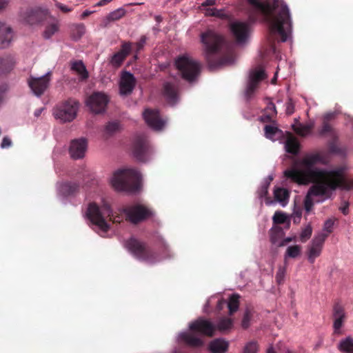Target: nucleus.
<instances>
[{"instance_id":"obj_1","label":"nucleus","mask_w":353,"mask_h":353,"mask_svg":"<svg viewBox=\"0 0 353 353\" xmlns=\"http://www.w3.org/2000/svg\"><path fill=\"white\" fill-rule=\"evenodd\" d=\"M327 163L322 152L308 153L295 161L292 168L283 172L286 178L298 184L313 183L304 199V208L307 212L312 210L315 203L330 199L337 188L347 190L353 188V181L346 178L344 167L321 168L317 166Z\"/></svg>"},{"instance_id":"obj_2","label":"nucleus","mask_w":353,"mask_h":353,"mask_svg":"<svg viewBox=\"0 0 353 353\" xmlns=\"http://www.w3.org/2000/svg\"><path fill=\"white\" fill-rule=\"evenodd\" d=\"M261 13L269 23L273 34H278L283 42L288 41L292 34V22L289 9L282 0H248Z\"/></svg>"},{"instance_id":"obj_3","label":"nucleus","mask_w":353,"mask_h":353,"mask_svg":"<svg viewBox=\"0 0 353 353\" xmlns=\"http://www.w3.org/2000/svg\"><path fill=\"white\" fill-rule=\"evenodd\" d=\"M86 216L91 223L97 227L98 232L101 236H103L110 228L106 220L108 217L114 223H119L121 220V217L116 215V213L112 211L110 205L104 201H101L100 204L90 203Z\"/></svg>"},{"instance_id":"obj_4","label":"nucleus","mask_w":353,"mask_h":353,"mask_svg":"<svg viewBox=\"0 0 353 353\" xmlns=\"http://www.w3.org/2000/svg\"><path fill=\"white\" fill-rule=\"evenodd\" d=\"M141 180V174L137 170L128 168L115 171L110 183L117 191L132 192L139 189Z\"/></svg>"},{"instance_id":"obj_5","label":"nucleus","mask_w":353,"mask_h":353,"mask_svg":"<svg viewBox=\"0 0 353 353\" xmlns=\"http://www.w3.org/2000/svg\"><path fill=\"white\" fill-rule=\"evenodd\" d=\"M232 320L223 317L220 319L216 325H214L210 321L199 318L189 324V328L194 332H199L203 335L212 336L215 331L225 332L232 327Z\"/></svg>"},{"instance_id":"obj_6","label":"nucleus","mask_w":353,"mask_h":353,"mask_svg":"<svg viewBox=\"0 0 353 353\" xmlns=\"http://www.w3.org/2000/svg\"><path fill=\"white\" fill-rule=\"evenodd\" d=\"M175 65L182 78L187 81H194L199 75L200 65L188 54L179 57L175 61Z\"/></svg>"},{"instance_id":"obj_7","label":"nucleus","mask_w":353,"mask_h":353,"mask_svg":"<svg viewBox=\"0 0 353 353\" xmlns=\"http://www.w3.org/2000/svg\"><path fill=\"white\" fill-rule=\"evenodd\" d=\"M201 41L204 46L205 56L209 63L210 56L216 53L225 43L223 37L212 30H208L202 33Z\"/></svg>"},{"instance_id":"obj_8","label":"nucleus","mask_w":353,"mask_h":353,"mask_svg":"<svg viewBox=\"0 0 353 353\" xmlns=\"http://www.w3.org/2000/svg\"><path fill=\"white\" fill-rule=\"evenodd\" d=\"M79 107L76 100L69 99L58 104L53 109V115L61 122H70L76 118Z\"/></svg>"},{"instance_id":"obj_9","label":"nucleus","mask_w":353,"mask_h":353,"mask_svg":"<svg viewBox=\"0 0 353 353\" xmlns=\"http://www.w3.org/2000/svg\"><path fill=\"white\" fill-rule=\"evenodd\" d=\"M125 247L138 259L145 261L148 263H154L158 260H155V254L148 250L145 245L134 239H131L125 243Z\"/></svg>"},{"instance_id":"obj_10","label":"nucleus","mask_w":353,"mask_h":353,"mask_svg":"<svg viewBox=\"0 0 353 353\" xmlns=\"http://www.w3.org/2000/svg\"><path fill=\"white\" fill-rule=\"evenodd\" d=\"M109 102L108 96L101 92H94L86 100V105L94 114H101L105 111Z\"/></svg>"},{"instance_id":"obj_11","label":"nucleus","mask_w":353,"mask_h":353,"mask_svg":"<svg viewBox=\"0 0 353 353\" xmlns=\"http://www.w3.org/2000/svg\"><path fill=\"white\" fill-rule=\"evenodd\" d=\"M131 223H137L152 215V212L141 205H131L121 210Z\"/></svg>"},{"instance_id":"obj_12","label":"nucleus","mask_w":353,"mask_h":353,"mask_svg":"<svg viewBox=\"0 0 353 353\" xmlns=\"http://www.w3.org/2000/svg\"><path fill=\"white\" fill-rule=\"evenodd\" d=\"M51 72H48L39 77L30 76L28 83L32 92L37 97L42 95L47 90L50 82Z\"/></svg>"},{"instance_id":"obj_13","label":"nucleus","mask_w":353,"mask_h":353,"mask_svg":"<svg viewBox=\"0 0 353 353\" xmlns=\"http://www.w3.org/2000/svg\"><path fill=\"white\" fill-rule=\"evenodd\" d=\"M152 150L148 145L146 137L144 135H139L136 137L134 146L133 154L140 161H146L150 154Z\"/></svg>"},{"instance_id":"obj_14","label":"nucleus","mask_w":353,"mask_h":353,"mask_svg":"<svg viewBox=\"0 0 353 353\" xmlns=\"http://www.w3.org/2000/svg\"><path fill=\"white\" fill-rule=\"evenodd\" d=\"M230 29L239 45H243L247 42L250 35L248 23L236 21L230 23Z\"/></svg>"},{"instance_id":"obj_15","label":"nucleus","mask_w":353,"mask_h":353,"mask_svg":"<svg viewBox=\"0 0 353 353\" xmlns=\"http://www.w3.org/2000/svg\"><path fill=\"white\" fill-rule=\"evenodd\" d=\"M266 77L264 70L261 67H257L250 71L247 87L245 90V95L250 98L259 83Z\"/></svg>"},{"instance_id":"obj_16","label":"nucleus","mask_w":353,"mask_h":353,"mask_svg":"<svg viewBox=\"0 0 353 353\" xmlns=\"http://www.w3.org/2000/svg\"><path fill=\"white\" fill-rule=\"evenodd\" d=\"M325 235L316 234L307 247V259L313 263L322 252Z\"/></svg>"},{"instance_id":"obj_17","label":"nucleus","mask_w":353,"mask_h":353,"mask_svg":"<svg viewBox=\"0 0 353 353\" xmlns=\"http://www.w3.org/2000/svg\"><path fill=\"white\" fill-rule=\"evenodd\" d=\"M143 116L148 125L154 130H161L165 125L166 121L161 119L157 110L146 109Z\"/></svg>"},{"instance_id":"obj_18","label":"nucleus","mask_w":353,"mask_h":353,"mask_svg":"<svg viewBox=\"0 0 353 353\" xmlns=\"http://www.w3.org/2000/svg\"><path fill=\"white\" fill-rule=\"evenodd\" d=\"M87 141L84 138L72 140L69 148L70 157L74 159L83 158L87 150Z\"/></svg>"},{"instance_id":"obj_19","label":"nucleus","mask_w":353,"mask_h":353,"mask_svg":"<svg viewBox=\"0 0 353 353\" xmlns=\"http://www.w3.org/2000/svg\"><path fill=\"white\" fill-rule=\"evenodd\" d=\"M136 84V79L129 72L121 74L119 82V92L121 95H128L132 93Z\"/></svg>"},{"instance_id":"obj_20","label":"nucleus","mask_w":353,"mask_h":353,"mask_svg":"<svg viewBox=\"0 0 353 353\" xmlns=\"http://www.w3.org/2000/svg\"><path fill=\"white\" fill-rule=\"evenodd\" d=\"M274 201L270 200L267 198L265 199L266 205H271L277 202L282 207H285L289 202L290 192L285 188H275L274 190Z\"/></svg>"},{"instance_id":"obj_21","label":"nucleus","mask_w":353,"mask_h":353,"mask_svg":"<svg viewBox=\"0 0 353 353\" xmlns=\"http://www.w3.org/2000/svg\"><path fill=\"white\" fill-rule=\"evenodd\" d=\"M333 327L335 332H338L343 326L346 318V314L343 306L336 303L333 308Z\"/></svg>"},{"instance_id":"obj_22","label":"nucleus","mask_w":353,"mask_h":353,"mask_svg":"<svg viewBox=\"0 0 353 353\" xmlns=\"http://www.w3.org/2000/svg\"><path fill=\"white\" fill-rule=\"evenodd\" d=\"M163 95L168 103L174 105L179 99L175 85L165 82L163 85Z\"/></svg>"},{"instance_id":"obj_23","label":"nucleus","mask_w":353,"mask_h":353,"mask_svg":"<svg viewBox=\"0 0 353 353\" xmlns=\"http://www.w3.org/2000/svg\"><path fill=\"white\" fill-rule=\"evenodd\" d=\"M12 38L11 28L4 23H0V48H6Z\"/></svg>"},{"instance_id":"obj_24","label":"nucleus","mask_w":353,"mask_h":353,"mask_svg":"<svg viewBox=\"0 0 353 353\" xmlns=\"http://www.w3.org/2000/svg\"><path fill=\"white\" fill-rule=\"evenodd\" d=\"M179 340L184 341L192 347H200L203 345V340L192 333L181 332L179 334Z\"/></svg>"},{"instance_id":"obj_25","label":"nucleus","mask_w":353,"mask_h":353,"mask_svg":"<svg viewBox=\"0 0 353 353\" xmlns=\"http://www.w3.org/2000/svg\"><path fill=\"white\" fill-rule=\"evenodd\" d=\"M228 348V342L222 339H216L209 344V350L212 353H225Z\"/></svg>"},{"instance_id":"obj_26","label":"nucleus","mask_w":353,"mask_h":353,"mask_svg":"<svg viewBox=\"0 0 353 353\" xmlns=\"http://www.w3.org/2000/svg\"><path fill=\"white\" fill-rule=\"evenodd\" d=\"M125 14V10L123 8H119L111 12H110L103 20L104 26H108L111 22L119 20Z\"/></svg>"},{"instance_id":"obj_27","label":"nucleus","mask_w":353,"mask_h":353,"mask_svg":"<svg viewBox=\"0 0 353 353\" xmlns=\"http://www.w3.org/2000/svg\"><path fill=\"white\" fill-rule=\"evenodd\" d=\"M314 125V123L313 121H310L306 124H294L292 125L294 130L301 137H305L310 134L312 129Z\"/></svg>"},{"instance_id":"obj_28","label":"nucleus","mask_w":353,"mask_h":353,"mask_svg":"<svg viewBox=\"0 0 353 353\" xmlns=\"http://www.w3.org/2000/svg\"><path fill=\"white\" fill-rule=\"evenodd\" d=\"M59 30V25L57 21L53 19L51 22H49L46 26L45 30L43 32V37L46 39H50L55 33Z\"/></svg>"},{"instance_id":"obj_29","label":"nucleus","mask_w":353,"mask_h":353,"mask_svg":"<svg viewBox=\"0 0 353 353\" xmlns=\"http://www.w3.org/2000/svg\"><path fill=\"white\" fill-rule=\"evenodd\" d=\"M299 143L297 139L292 136H290L285 143V148L287 152L296 154L299 152Z\"/></svg>"},{"instance_id":"obj_30","label":"nucleus","mask_w":353,"mask_h":353,"mask_svg":"<svg viewBox=\"0 0 353 353\" xmlns=\"http://www.w3.org/2000/svg\"><path fill=\"white\" fill-rule=\"evenodd\" d=\"M71 68L79 76L81 80H85L88 77V72L83 63L81 61L74 62Z\"/></svg>"},{"instance_id":"obj_31","label":"nucleus","mask_w":353,"mask_h":353,"mask_svg":"<svg viewBox=\"0 0 353 353\" xmlns=\"http://www.w3.org/2000/svg\"><path fill=\"white\" fill-rule=\"evenodd\" d=\"M302 248L299 245H290L287 248L284 254L285 263H287L288 258H296L301 255Z\"/></svg>"},{"instance_id":"obj_32","label":"nucleus","mask_w":353,"mask_h":353,"mask_svg":"<svg viewBox=\"0 0 353 353\" xmlns=\"http://www.w3.org/2000/svg\"><path fill=\"white\" fill-rule=\"evenodd\" d=\"M265 134L268 139L276 141L281 137L282 131L273 125H265Z\"/></svg>"},{"instance_id":"obj_33","label":"nucleus","mask_w":353,"mask_h":353,"mask_svg":"<svg viewBox=\"0 0 353 353\" xmlns=\"http://www.w3.org/2000/svg\"><path fill=\"white\" fill-rule=\"evenodd\" d=\"M339 350L344 353H353V338L347 336L338 345Z\"/></svg>"},{"instance_id":"obj_34","label":"nucleus","mask_w":353,"mask_h":353,"mask_svg":"<svg viewBox=\"0 0 353 353\" xmlns=\"http://www.w3.org/2000/svg\"><path fill=\"white\" fill-rule=\"evenodd\" d=\"M70 32L72 39L78 40L85 34V26L83 23L72 25L70 28Z\"/></svg>"},{"instance_id":"obj_35","label":"nucleus","mask_w":353,"mask_h":353,"mask_svg":"<svg viewBox=\"0 0 353 353\" xmlns=\"http://www.w3.org/2000/svg\"><path fill=\"white\" fill-rule=\"evenodd\" d=\"M334 221H335L334 218H330V219H327L324 223V225L323 227V231L319 232L317 234L325 235V240L327 239V237L329 236V234L330 233H332V232L333 230Z\"/></svg>"},{"instance_id":"obj_36","label":"nucleus","mask_w":353,"mask_h":353,"mask_svg":"<svg viewBox=\"0 0 353 353\" xmlns=\"http://www.w3.org/2000/svg\"><path fill=\"white\" fill-rule=\"evenodd\" d=\"M239 296L237 294H233L230 296L228 303L230 314H232L234 312L237 311L239 305Z\"/></svg>"},{"instance_id":"obj_37","label":"nucleus","mask_w":353,"mask_h":353,"mask_svg":"<svg viewBox=\"0 0 353 353\" xmlns=\"http://www.w3.org/2000/svg\"><path fill=\"white\" fill-rule=\"evenodd\" d=\"M273 178L272 176H269L268 179L263 183L260 188L259 189L257 193L260 199L265 197L268 192V187L271 181H272Z\"/></svg>"},{"instance_id":"obj_38","label":"nucleus","mask_w":353,"mask_h":353,"mask_svg":"<svg viewBox=\"0 0 353 353\" xmlns=\"http://www.w3.org/2000/svg\"><path fill=\"white\" fill-rule=\"evenodd\" d=\"M205 14L206 16L216 17L221 19H225L228 17L224 10H218L216 8H207L205 10Z\"/></svg>"},{"instance_id":"obj_39","label":"nucleus","mask_w":353,"mask_h":353,"mask_svg":"<svg viewBox=\"0 0 353 353\" xmlns=\"http://www.w3.org/2000/svg\"><path fill=\"white\" fill-rule=\"evenodd\" d=\"M121 129V125L119 121H114L109 122L105 125V132L109 134H112Z\"/></svg>"},{"instance_id":"obj_40","label":"nucleus","mask_w":353,"mask_h":353,"mask_svg":"<svg viewBox=\"0 0 353 353\" xmlns=\"http://www.w3.org/2000/svg\"><path fill=\"white\" fill-rule=\"evenodd\" d=\"M288 219V216L285 213L281 212V211H276L275 212L272 220L274 223L278 224H282L286 222Z\"/></svg>"},{"instance_id":"obj_41","label":"nucleus","mask_w":353,"mask_h":353,"mask_svg":"<svg viewBox=\"0 0 353 353\" xmlns=\"http://www.w3.org/2000/svg\"><path fill=\"white\" fill-rule=\"evenodd\" d=\"M125 57L121 52H117L112 55L110 59V64L115 67H119L125 59Z\"/></svg>"},{"instance_id":"obj_42","label":"nucleus","mask_w":353,"mask_h":353,"mask_svg":"<svg viewBox=\"0 0 353 353\" xmlns=\"http://www.w3.org/2000/svg\"><path fill=\"white\" fill-rule=\"evenodd\" d=\"M258 350L257 343L256 341H250L245 345L243 353H257Z\"/></svg>"},{"instance_id":"obj_43","label":"nucleus","mask_w":353,"mask_h":353,"mask_svg":"<svg viewBox=\"0 0 353 353\" xmlns=\"http://www.w3.org/2000/svg\"><path fill=\"white\" fill-rule=\"evenodd\" d=\"M286 265L285 263L284 266H280L276 274V279L278 283H281L284 281L285 275L286 273Z\"/></svg>"},{"instance_id":"obj_44","label":"nucleus","mask_w":353,"mask_h":353,"mask_svg":"<svg viewBox=\"0 0 353 353\" xmlns=\"http://www.w3.org/2000/svg\"><path fill=\"white\" fill-rule=\"evenodd\" d=\"M312 232V228L311 225H308L301 231L300 234V239L301 241L305 242L306 240H307L311 236Z\"/></svg>"},{"instance_id":"obj_45","label":"nucleus","mask_w":353,"mask_h":353,"mask_svg":"<svg viewBox=\"0 0 353 353\" xmlns=\"http://www.w3.org/2000/svg\"><path fill=\"white\" fill-rule=\"evenodd\" d=\"M131 51V43L128 42H124L123 43L121 46V50L119 51V52H121L123 55L126 57L128 54Z\"/></svg>"},{"instance_id":"obj_46","label":"nucleus","mask_w":353,"mask_h":353,"mask_svg":"<svg viewBox=\"0 0 353 353\" xmlns=\"http://www.w3.org/2000/svg\"><path fill=\"white\" fill-rule=\"evenodd\" d=\"M266 109H267L268 111H270V112L267 115V117L268 118V119H270V118H272L274 115H275L276 114V106L272 102H270L268 104V106H267Z\"/></svg>"},{"instance_id":"obj_47","label":"nucleus","mask_w":353,"mask_h":353,"mask_svg":"<svg viewBox=\"0 0 353 353\" xmlns=\"http://www.w3.org/2000/svg\"><path fill=\"white\" fill-rule=\"evenodd\" d=\"M250 312L246 311L244 314L243 320H242V327L243 328H247L250 325Z\"/></svg>"},{"instance_id":"obj_48","label":"nucleus","mask_w":353,"mask_h":353,"mask_svg":"<svg viewBox=\"0 0 353 353\" xmlns=\"http://www.w3.org/2000/svg\"><path fill=\"white\" fill-rule=\"evenodd\" d=\"M234 60L233 55H230L228 57L222 59L219 64L220 65H231L234 62Z\"/></svg>"},{"instance_id":"obj_49","label":"nucleus","mask_w":353,"mask_h":353,"mask_svg":"<svg viewBox=\"0 0 353 353\" xmlns=\"http://www.w3.org/2000/svg\"><path fill=\"white\" fill-rule=\"evenodd\" d=\"M332 130V128L327 121H324L320 134L322 135L325 134L326 133L331 132Z\"/></svg>"},{"instance_id":"obj_50","label":"nucleus","mask_w":353,"mask_h":353,"mask_svg":"<svg viewBox=\"0 0 353 353\" xmlns=\"http://www.w3.org/2000/svg\"><path fill=\"white\" fill-rule=\"evenodd\" d=\"M293 221L295 223H298L300 222L301 217V211L300 209L296 210L294 209L292 213Z\"/></svg>"},{"instance_id":"obj_51","label":"nucleus","mask_w":353,"mask_h":353,"mask_svg":"<svg viewBox=\"0 0 353 353\" xmlns=\"http://www.w3.org/2000/svg\"><path fill=\"white\" fill-rule=\"evenodd\" d=\"M11 145H12L11 139L8 137H3L1 141V148L4 149V148H10Z\"/></svg>"},{"instance_id":"obj_52","label":"nucleus","mask_w":353,"mask_h":353,"mask_svg":"<svg viewBox=\"0 0 353 353\" xmlns=\"http://www.w3.org/2000/svg\"><path fill=\"white\" fill-rule=\"evenodd\" d=\"M78 186L76 184H65L64 188L69 194L74 193L77 190Z\"/></svg>"},{"instance_id":"obj_53","label":"nucleus","mask_w":353,"mask_h":353,"mask_svg":"<svg viewBox=\"0 0 353 353\" xmlns=\"http://www.w3.org/2000/svg\"><path fill=\"white\" fill-rule=\"evenodd\" d=\"M8 63V61L7 59H4V58L0 59V72H4L7 70Z\"/></svg>"},{"instance_id":"obj_54","label":"nucleus","mask_w":353,"mask_h":353,"mask_svg":"<svg viewBox=\"0 0 353 353\" xmlns=\"http://www.w3.org/2000/svg\"><path fill=\"white\" fill-rule=\"evenodd\" d=\"M294 112V105L291 101H288L286 103V113L288 114H291Z\"/></svg>"},{"instance_id":"obj_55","label":"nucleus","mask_w":353,"mask_h":353,"mask_svg":"<svg viewBox=\"0 0 353 353\" xmlns=\"http://www.w3.org/2000/svg\"><path fill=\"white\" fill-rule=\"evenodd\" d=\"M146 41V37L145 36H142L139 40V41L137 43L138 50H140L143 48Z\"/></svg>"},{"instance_id":"obj_56","label":"nucleus","mask_w":353,"mask_h":353,"mask_svg":"<svg viewBox=\"0 0 353 353\" xmlns=\"http://www.w3.org/2000/svg\"><path fill=\"white\" fill-rule=\"evenodd\" d=\"M57 7L64 12H68L71 11L70 8L61 3L57 4Z\"/></svg>"},{"instance_id":"obj_57","label":"nucleus","mask_w":353,"mask_h":353,"mask_svg":"<svg viewBox=\"0 0 353 353\" xmlns=\"http://www.w3.org/2000/svg\"><path fill=\"white\" fill-rule=\"evenodd\" d=\"M216 3V0H205L201 4L202 6H214Z\"/></svg>"},{"instance_id":"obj_58","label":"nucleus","mask_w":353,"mask_h":353,"mask_svg":"<svg viewBox=\"0 0 353 353\" xmlns=\"http://www.w3.org/2000/svg\"><path fill=\"white\" fill-rule=\"evenodd\" d=\"M335 117V114L334 112L327 113L324 116V121H327Z\"/></svg>"},{"instance_id":"obj_59","label":"nucleus","mask_w":353,"mask_h":353,"mask_svg":"<svg viewBox=\"0 0 353 353\" xmlns=\"http://www.w3.org/2000/svg\"><path fill=\"white\" fill-rule=\"evenodd\" d=\"M294 239H295V237H287L280 243V246H283L286 243L291 242V241H294Z\"/></svg>"},{"instance_id":"obj_60","label":"nucleus","mask_w":353,"mask_h":353,"mask_svg":"<svg viewBox=\"0 0 353 353\" xmlns=\"http://www.w3.org/2000/svg\"><path fill=\"white\" fill-rule=\"evenodd\" d=\"M8 4V0H0V10L6 8Z\"/></svg>"},{"instance_id":"obj_61","label":"nucleus","mask_w":353,"mask_h":353,"mask_svg":"<svg viewBox=\"0 0 353 353\" xmlns=\"http://www.w3.org/2000/svg\"><path fill=\"white\" fill-rule=\"evenodd\" d=\"M94 11H90V10H85V11H83V12L81 14V18L82 19H84L85 17H87L88 16H89L90 14H91L92 13H93Z\"/></svg>"},{"instance_id":"obj_62","label":"nucleus","mask_w":353,"mask_h":353,"mask_svg":"<svg viewBox=\"0 0 353 353\" xmlns=\"http://www.w3.org/2000/svg\"><path fill=\"white\" fill-rule=\"evenodd\" d=\"M112 0H101L99 1L97 4L96 6H104L105 4H107L108 3H110L111 2Z\"/></svg>"},{"instance_id":"obj_63","label":"nucleus","mask_w":353,"mask_h":353,"mask_svg":"<svg viewBox=\"0 0 353 353\" xmlns=\"http://www.w3.org/2000/svg\"><path fill=\"white\" fill-rule=\"evenodd\" d=\"M340 210L344 214H347V204H345L344 206L341 207Z\"/></svg>"},{"instance_id":"obj_64","label":"nucleus","mask_w":353,"mask_h":353,"mask_svg":"<svg viewBox=\"0 0 353 353\" xmlns=\"http://www.w3.org/2000/svg\"><path fill=\"white\" fill-rule=\"evenodd\" d=\"M267 353H276L275 352V350L274 348L273 347L272 345H270L268 350H267Z\"/></svg>"}]
</instances>
